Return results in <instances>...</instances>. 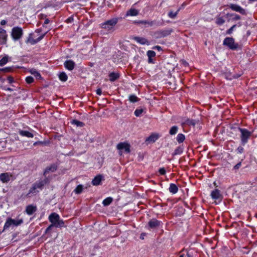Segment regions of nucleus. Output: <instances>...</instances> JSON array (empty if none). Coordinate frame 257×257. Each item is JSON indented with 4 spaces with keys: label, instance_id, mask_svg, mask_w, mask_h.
<instances>
[{
    "label": "nucleus",
    "instance_id": "45",
    "mask_svg": "<svg viewBox=\"0 0 257 257\" xmlns=\"http://www.w3.org/2000/svg\"><path fill=\"white\" fill-rule=\"evenodd\" d=\"M44 35L41 36L38 39H37V40L33 41V42H31V44H34L36 43L37 42L40 41L42 39V38L44 37Z\"/></svg>",
    "mask_w": 257,
    "mask_h": 257
},
{
    "label": "nucleus",
    "instance_id": "36",
    "mask_svg": "<svg viewBox=\"0 0 257 257\" xmlns=\"http://www.w3.org/2000/svg\"><path fill=\"white\" fill-rule=\"evenodd\" d=\"M83 189V186L82 185H79L77 186L74 191L76 194H80L82 192Z\"/></svg>",
    "mask_w": 257,
    "mask_h": 257
},
{
    "label": "nucleus",
    "instance_id": "38",
    "mask_svg": "<svg viewBox=\"0 0 257 257\" xmlns=\"http://www.w3.org/2000/svg\"><path fill=\"white\" fill-rule=\"evenodd\" d=\"M224 20L221 17H218L216 20V23L219 25H222L224 23Z\"/></svg>",
    "mask_w": 257,
    "mask_h": 257
},
{
    "label": "nucleus",
    "instance_id": "35",
    "mask_svg": "<svg viewBox=\"0 0 257 257\" xmlns=\"http://www.w3.org/2000/svg\"><path fill=\"white\" fill-rule=\"evenodd\" d=\"M178 127L177 126H172L169 131V134L171 135H174L177 133Z\"/></svg>",
    "mask_w": 257,
    "mask_h": 257
},
{
    "label": "nucleus",
    "instance_id": "21",
    "mask_svg": "<svg viewBox=\"0 0 257 257\" xmlns=\"http://www.w3.org/2000/svg\"><path fill=\"white\" fill-rule=\"evenodd\" d=\"M102 180V176L101 175H97L92 181V183L93 185H98L100 184Z\"/></svg>",
    "mask_w": 257,
    "mask_h": 257
},
{
    "label": "nucleus",
    "instance_id": "6",
    "mask_svg": "<svg viewBox=\"0 0 257 257\" xmlns=\"http://www.w3.org/2000/svg\"><path fill=\"white\" fill-rule=\"evenodd\" d=\"M172 32V29L161 30L156 31L154 34V36L156 38H160L166 37L169 35Z\"/></svg>",
    "mask_w": 257,
    "mask_h": 257
},
{
    "label": "nucleus",
    "instance_id": "59",
    "mask_svg": "<svg viewBox=\"0 0 257 257\" xmlns=\"http://www.w3.org/2000/svg\"><path fill=\"white\" fill-rule=\"evenodd\" d=\"M187 256H188V257H190V255L189 254H187Z\"/></svg>",
    "mask_w": 257,
    "mask_h": 257
},
{
    "label": "nucleus",
    "instance_id": "40",
    "mask_svg": "<svg viewBox=\"0 0 257 257\" xmlns=\"http://www.w3.org/2000/svg\"><path fill=\"white\" fill-rule=\"evenodd\" d=\"M72 123L78 126H83L84 125V123L76 119L73 120Z\"/></svg>",
    "mask_w": 257,
    "mask_h": 257
},
{
    "label": "nucleus",
    "instance_id": "57",
    "mask_svg": "<svg viewBox=\"0 0 257 257\" xmlns=\"http://www.w3.org/2000/svg\"><path fill=\"white\" fill-rule=\"evenodd\" d=\"M0 80L2 82H4V81H5V79H3V78H0Z\"/></svg>",
    "mask_w": 257,
    "mask_h": 257
},
{
    "label": "nucleus",
    "instance_id": "22",
    "mask_svg": "<svg viewBox=\"0 0 257 257\" xmlns=\"http://www.w3.org/2000/svg\"><path fill=\"white\" fill-rule=\"evenodd\" d=\"M156 55V53L154 51L149 50L147 52V56L149 58L148 62L149 63H153L152 57H155Z\"/></svg>",
    "mask_w": 257,
    "mask_h": 257
},
{
    "label": "nucleus",
    "instance_id": "52",
    "mask_svg": "<svg viewBox=\"0 0 257 257\" xmlns=\"http://www.w3.org/2000/svg\"><path fill=\"white\" fill-rule=\"evenodd\" d=\"M6 24V21L5 20H2L1 22V24L2 25H4Z\"/></svg>",
    "mask_w": 257,
    "mask_h": 257
},
{
    "label": "nucleus",
    "instance_id": "55",
    "mask_svg": "<svg viewBox=\"0 0 257 257\" xmlns=\"http://www.w3.org/2000/svg\"><path fill=\"white\" fill-rule=\"evenodd\" d=\"M72 20H73V18H69L67 20L68 22H71L72 21Z\"/></svg>",
    "mask_w": 257,
    "mask_h": 257
},
{
    "label": "nucleus",
    "instance_id": "30",
    "mask_svg": "<svg viewBox=\"0 0 257 257\" xmlns=\"http://www.w3.org/2000/svg\"><path fill=\"white\" fill-rule=\"evenodd\" d=\"M112 198L111 197H108L103 201L102 204L104 206H108L112 202Z\"/></svg>",
    "mask_w": 257,
    "mask_h": 257
},
{
    "label": "nucleus",
    "instance_id": "9",
    "mask_svg": "<svg viewBox=\"0 0 257 257\" xmlns=\"http://www.w3.org/2000/svg\"><path fill=\"white\" fill-rule=\"evenodd\" d=\"M228 7L233 11L238 12L240 14L243 15H246L245 10L239 5H237L236 4H231L228 6Z\"/></svg>",
    "mask_w": 257,
    "mask_h": 257
},
{
    "label": "nucleus",
    "instance_id": "25",
    "mask_svg": "<svg viewBox=\"0 0 257 257\" xmlns=\"http://www.w3.org/2000/svg\"><path fill=\"white\" fill-rule=\"evenodd\" d=\"M138 15V11L134 9H131L127 12L126 16H136Z\"/></svg>",
    "mask_w": 257,
    "mask_h": 257
},
{
    "label": "nucleus",
    "instance_id": "58",
    "mask_svg": "<svg viewBox=\"0 0 257 257\" xmlns=\"http://www.w3.org/2000/svg\"><path fill=\"white\" fill-rule=\"evenodd\" d=\"M179 257H184L183 255H181Z\"/></svg>",
    "mask_w": 257,
    "mask_h": 257
},
{
    "label": "nucleus",
    "instance_id": "39",
    "mask_svg": "<svg viewBox=\"0 0 257 257\" xmlns=\"http://www.w3.org/2000/svg\"><path fill=\"white\" fill-rule=\"evenodd\" d=\"M129 100L132 102H136L138 101V98L135 95H131L129 97Z\"/></svg>",
    "mask_w": 257,
    "mask_h": 257
},
{
    "label": "nucleus",
    "instance_id": "19",
    "mask_svg": "<svg viewBox=\"0 0 257 257\" xmlns=\"http://www.w3.org/2000/svg\"><path fill=\"white\" fill-rule=\"evenodd\" d=\"M39 192V190L38 189H36V188L33 185H32V187L30 189L29 192L27 194V196L28 197H31L32 195H35Z\"/></svg>",
    "mask_w": 257,
    "mask_h": 257
},
{
    "label": "nucleus",
    "instance_id": "14",
    "mask_svg": "<svg viewBox=\"0 0 257 257\" xmlns=\"http://www.w3.org/2000/svg\"><path fill=\"white\" fill-rule=\"evenodd\" d=\"M64 66L69 70H72L75 66V63L72 60H67L64 63Z\"/></svg>",
    "mask_w": 257,
    "mask_h": 257
},
{
    "label": "nucleus",
    "instance_id": "44",
    "mask_svg": "<svg viewBox=\"0 0 257 257\" xmlns=\"http://www.w3.org/2000/svg\"><path fill=\"white\" fill-rule=\"evenodd\" d=\"M26 81L28 83L30 84L34 81V78L31 76H28L26 77Z\"/></svg>",
    "mask_w": 257,
    "mask_h": 257
},
{
    "label": "nucleus",
    "instance_id": "29",
    "mask_svg": "<svg viewBox=\"0 0 257 257\" xmlns=\"http://www.w3.org/2000/svg\"><path fill=\"white\" fill-rule=\"evenodd\" d=\"M135 40L137 42H139L142 44H145L147 42V40L144 38L136 37L135 38Z\"/></svg>",
    "mask_w": 257,
    "mask_h": 257
},
{
    "label": "nucleus",
    "instance_id": "15",
    "mask_svg": "<svg viewBox=\"0 0 257 257\" xmlns=\"http://www.w3.org/2000/svg\"><path fill=\"white\" fill-rule=\"evenodd\" d=\"M37 210V207L35 206L30 205L27 206L26 212L28 215L33 214Z\"/></svg>",
    "mask_w": 257,
    "mask_h": 257
},
{
    "label": "nucleus",
    "instance_id": "5",
    "mask_svg": "<svg viewBox=\"0 0 257 257\" xmlns=\"http://www.w3.org/2000/svg\"><path fill=\"white\" fill-rule=\"evenodd\" d=\"M138 23L144 25L146 27H150L153 26H160L163 25L162 21H158L157 20L154 21H140Z\"/></svg>",
    "mask_w": 257,
    "mask_h": 257
},
{
    "label": "nucleus",
    "instance_id": "11",
    "mask_svg": "<svg viewBox=\"0 0 257 257\" xmlns=\"http://www.w3.org/2000/svg\"><path fill=\"white\" fill-rule=\"evenodd\" d=\"M48 183V178H46L43 180H40L36 182L33 185L36 188V189L40 190H42L43 186Z\"/></svg>",
    "mask_w": 257,
    "mask_h": 257
},
{
    "label": "nucleus",
    "instance_id": "51",
    "mask_svg": "<svg viewBox=\"0 0 257 257\" xmlns=\"http://www.w3.org/2000/svg\"><path fill=\"white\" fill-rule=\"evenodd\" d=\"M54 227V225H52V224H51L46 230V232H48V231L50 230L52 228V227Z\"/></svg>",
    "mask_w": 257,
    "mask_h": 257
},
{
    "label": "nucleus",
    "instance_id": "43",
    "mask_svg": "<svg viewBox=\"0 0 257 257\" xmlns=\"http://www.w3.org/2000/svg\"><path fill=\"white\" fill-rule=\"evenodd\" d=\"M236 27V25H233L230 29H229L227 31H226V34H231L233 31L234 30V29Z\"/></svg>",
    "mask_w": 257,
    "mask_h": 257
},
{
    "label": "nucleus",
    "instance_id": "34",
    "mask_svg": "<svg viewBox=\"0 0 257 257\" xmlns=\"http://www.w3.org/2000/svg\"><path fill=\"white\" fill-rule=\"evenodd\" d=\"M59 79L62 81H66L67 80V76L65 72H61L59 76Z\"/></svg>",
    "mask_w": 257,
    "mask_h": 257
},
{
    "label": "nucleus",
    "instance_id": "41",
    "mask_svg": "<svg viewBox=\"0 0 257 257\" xmlns=\"http://www.w3.org/2000/svg\"><path fill=\"white\" fill-rule=\"evenodd\" d=\"M8 58L7 57H3L0 60V66H3L8 62Z\"/></svg>",
    "mask_w": 257,
    "mask_h": 257
},
{
    "label": "nucleus",
    "instance_id": "31",
    "mask_svg": "<svg viewBox=\"0 0 257 257\" xmlns=\"http://www.w3.org/2000/svg\"><path fill=\"white\" fill-rule=\"evenodd\" d=\"M31 73L33 74L37 79H40L41 78V76L40 74L35 69H32L31 70Z\"/></svg>",
    "mask_w": 257,
    "mask_h": 257
},
{
    "label": "nucleus",
    "instance_id": "3",
    "mask_svg": "<svg viewBox=\"0 0 257 257\" xmlns=\"http://www.w3.org/2000/svg\"><path fill=\"white\" fill-rule=\"evenodd\" d=\"M118 22V20L117 18H113L110 20H109L105 22L102 23L101 24L102 28L107 30L110 31L115 26V25L117 24Z\"/></svg>",
    "mask_w": 257,
    "mask_h": 257
},
{
    "label": "nucleus",
    "instance_id": "17",
    "mask_svg": "<svg viewBox=\"0 0 257 257\" xmlns=\"http://www.w3.org/2000/svg\"><path fill=\"white\" fill-rule=\"evenodd\" d=\"M56 170V166L55 165H52L49 167H48L45 170L44 172V175L46 177L47 174L49 172H54Z\"/></svg>",
    "mask_w": 257,
    "mask_h": 257
},
{
    "label": "nucleus",
    "instance_id": "23",
    "mask_svg": "<svg viewBox=\"0 0 257 257\" xmlns=\"http://www.w3.org/2000/svg\"><path fill=\"white\" fill-rule=\"evenodd\" d=\"M169 190L171 193L175 194L177 192L178 188L175 184H171Z\"/></svg>",
    "mask_w": 257,
    "mask_h": 257
},
{
    "label": "nucleus",
    "instance_id": "49",
    "mask_svg": "<svg viewBox=\"0 0 257 257\" xmlns=\"http://www.w3.org/2000/svg\"><path fill=\"white\" fill-rule=\"evenodd\" d=\"M8 81H9V82L10 83H13V82H14V79H13V78L12 77H11V76H9V77H8Z\"/></svg>",
    "mask_w": 257,
    "mask_h": 257
},
{
    "label": "nucleus",
    "instance_id": "33",
    "mask_svg": "<svg viewBox=\"0 0 257 257\" xmlns=\"http://www.w3.org/2000/svg\"><path fill=\"white\" fill-rule=\"evenodd\" d=\"M180 9H179L176 12L174 13L173 11H170L168 13V16L172 19H174L177 16L178 12H179Z\"/></svg>",
    "mask_w": 257,
    "mask_h": 257
},
{
    "label": "nucleus",
    "instance_id": "37",
    "mask_svg": "<svg viewBox=\"0 0 257 257\" xmlns=\"http://www.w3.org/2000/svg\"><path fill=\"white\" fill-rule=\"evenodd\" d=\"M143 111H144V109L143 108L137 109L135 111L134 113L136 116L139 117V116H141V115L143 112Z\"/></svg>",
    "mask_w": 257,
    "mask_h": 257
},
{
    "label": "nucleus",
    "instance_id": "16",
    "mask_svg": "<svg viewBox=\"0 0 257 257\" xmlns=\"http://www.w3.org/2000/svg\"><path fill=\"white\" fill-rule=\"evenodd\" d=\"M211 196L212 198L213 199H218L220 198L221 197L220 191L218 189H215L212 191L211 193Z\"/></svg>",
    "mask_w": 257,
    "mask_h": 257
},
{
    "label": "nucleus",
    "instance_id": "27",
    "mask_svg": "<svg viewBox=\"0 0 257 257\" xmlns=\"http://www.w3.org/2000/svg\"><path fill=\"white\" fill-rule=\"evenodd\" d=\"M196 122L195 121V120H191V119H187L186 120H184V122H182V125H184V124H187V125H195Z\"/></svg>",
    "mask_w": 257,
    "mask_h": 257
},
{
    "label": "nucleus",
    "instance_id": "20",
    "mask_svg": "<svg viewBox=\"0 0 257 257\" xmlns=\"http://www.w3.org/2000/svg\"><path fill=\"white\" fill-rule=\"evenodd\" d=\"M19 134L22 136L26 137L28 138H33L34 137V135L32 133L27 131H20Z\"/></svg>",
    "mask_w": 257,
    "mask_h": 257
},
{
    "label": "nucleus",
    "instance_id": "13",
    "mask_svg": "<svg viewBox=\"0 0 257 257\" xmlns=\"http://www.w3.org/2000/svg\"><path fill=\"white\" fill-rule=\"evenodd\" d=\"M12 175L8 173H4L0 174V180L3 183H8L10 181Z\"/></svg>",
    "mask_w": 257,
    "mask_h": 257
},
{
    "label": "nucleus",
    "instance_id": "10",
    "mask_svg": "<svg viewBox=\"0 0 257 257\" xmlns=\"http://www.w3.org/2000/svg\"><path fill=\"white\" fill-rule=\"evenodd\" d=\"M22 222V220H17L11 218H9L7 220L6 222L5 223L4 229H5L9 228L12 225L18 226L21 224Z\"/></svg>",
    "mask_w": 257,
    "mask_h": 257
},
{
    "label": "nucleus",
    "instance_id": "53",
    "mask_svg": "<svg viewBox=\"0 0 257 257\" xmlns=\"http://www.w3.org/2000/svg\"><path fill=\"white\" fill-rule=\"evenodd\" d=\"M4 89L5 90H8V91H13V89L11 88H6V87H4Z\"/></svg>",
    "mask_w": 257,
    "mask_h": 257
},
{
    "label": "nucleus",
    "instance_id": "56",
    "mask_svg": "<svg viewBox=\"0 0 257 257\" xmlns=\"http://www.w3.org/2000/svg\"><path fill=\"white\" fill-rule=\"evenodd\" d=\"M155 49H158V50H160L161 49V47L159 46H156L155 47Z\"/></svg>",
    "mask_w": 257,
    "mask_h": 257
},
{
    "label": "nucleus",
    "instance_id": "42",
    "mask_svg": "<svg viewBox=\"0 0 257 257\" xmlns=\"http://www.w3.org/2000/svg\"><path fill=\"white\" fill-rule=\"evenodd\" d=\"M227 16H233V18H232V20H240V17L237 15V14H228L227 15Z\"/></svg>",
    "mask_w": 257,
    "mask_h": 257
},
{
    "label": "nucleus",
    "instance_id": "2",
    "mask_svg": "<svg viewBox=\"0 0 257 257\" xmlns=\"http://www.w3.org/2000/svg\"><path fill=\"white\" fill-rule=\"evenodd\" d=\"M238 130L240 132L241 135L240 138L242 145H245L248 141V139L251 136V132L245 128L238 127Z\"/></svg>",
    "mask_w": 257,
    "mask_h": 257
},
{
    "label": "nucleus",
    "instance_id": "50",
    "mask_svg": "<svg viewBox=\"0 0 257 257\" xmlns=\"http://www.w3.org/2000/svg\"><path fill=\"white\" fill-rule=\"evenodd\" d=\"M96 93L99 95H100L102 93V91H101V89L100 88H98L96 90Z\"/></svg>",
    "mask_w": 257,
    "mask_h": 257
},
{
    "label": "nucleus",
    "instance_id": "1",
    "mask_svg": "<svg viewBox=\"0 0 257 257\" xmlns=\"http://www.w3.org/2000/svg\"><path fill=\"white\" fill-rule=\"evenodd\" d=\"M49 220L54 227L60 228L65 226L64 221L56 213H51L49 216Z\"/></svg>",
    "mask_w": 257,
    "mask_h": 257
},
{
    "label": "nucleus",
    "instance_id": "46",
    "mask_svg": "<svg viewBox=\"0 0 257 257\" xmlns=\"http://www.w3.org/2000/svg\"><path fill=\"white\" fill-rule=\"evenodd\" d=\"M159 172L161 175H165L166 174V170L164 168H160Z\"/></svg>",
    "mask_w": 257,
    "mask_h": 257
},
{
    "label": "nucleus",
    "instance_id": "24",
    "mask_svg": "<svg viewBox=\"0 0 257 257\" xmlns=\"http://www.w3.org/2000/svg\"><path fill=\"white\" fill-rule=\"evenodd\" d=\"M158 139V136L153 134L146 139L147 142L154 143Z\"/></svg>",
    "mask_w": 257,
    "mask_h": 257
},
{
    "label": "nucleus",
    "instance_id": "48",
    "mask_svg": "<svg viewBox=\"0 0 257 257\" xmlns=\"http://www.w3.org/2000/svg\"><path fill=\"white\" fill-rule=\"evenodd\" d=\"M240 166H241V162H239L238 163H237L236 165H235L234 166V169L235 170L238 169L240 168Z\"/></svg>",
    "mask_w": 257,
    "mask_h": 257
},
{
    "label": "nucleus",
    "instance_id": "47",
    "mask_svg": "<svg viewBox=\"0 0 257 257\" xmlns=\"http://www.w3.org/2000/svg\"><path fill=\"white\" fill-rule=\"evenodd\" d=\"M243 148L242 147H239L237 149V152L238 153L241 154L243 152Z\"/></svg>",
    "mask_w": 257,
    "mask_h": 257
},
{
    "label": "nucleus",
    "instance_id": "28",
    "mask_svg": "<svg viewBox=\"0 0 257 257\" xmlns=\"http://www.w3.org/2000/svg\"><path fill=\"white\" fill-rule=\"evenodd\" d=\"M183 150H184V148L182 146L178 147V148H177L175 149L174 152L173 154V155L175 156V155L181 154L183 152Z\"/></svg>",
    "mask_w": 257,
    "mask_h": 257
},
{
    "label": "nucleus",
    "instance_id": "32",
    "mask_svg": "<svg viewBox=\"0 0 257 257\" xmlns=\"http://www.w3.org/2000/svg\"><path fill=\"white\" fill-rule=\"evenodd\" d=\"M185 139V136L182 134H179L177 137V141L179 143H182Z\"/></svg>",
    "mask_w": 257,
    "mask_h": 257
},
{
    "label": "nucleus",
    "instance_id": "12",
    "mask_svg": "<svg viewBox=\"0 0 257 257\" xmlns=\"http://www.w3.org/2000/svg\"><path fill=\"white\" fill-rule=\"evenodd\" d=\"M7 35L6 31L0 28V44H5L7 42Z\"/></svg>",
    "mask_w": 257,
    "mask_h": 257
},
{
    "label": "nucleus",
    "instance_id": "26",
    "mask_svg": "<svg viewBox=\"0 0 257 257\" xmlns=\"http://www.w3.org/2000/svg\"><path fill=\"white\" fill-rule=\"evenodd\" d=\"M109 79L111 81L113 82L117 79L119 77V75L115 73H111L109 75Z\"/></svg>",
    "mask_w": 257,
    "mask_h": 257
},
{
    "label": "nucleus",
    "instance_id": "54",
    "mask_svg": "<svg viewBox=\"0 0 257 257\" xmlns=\"http://www.w3.org/2000/svg\"><path fill=\"white\" fill-rule=\"evenodd\" d=\"M50 22V21L48 19H46L44 22V24H48Z\"/></svg>",
    "mask_w": 257,
    "mask_h": 257
},
{
    "label": "nucleus",
    "instance_id": "18",
    "mask_svg": "<svg viewBox=\"0 0 257 257\" xmlns=\"http://www.w3.org/2000/svg\"><path fill=\"white\" fill-rule=\"evenodd\" d=\"M160 222L159 221H158L156 219H154L150 220L149 222L148 225L150 228H155L160 225Z\"/></svg>",
    "mask_w": 257,
    "mask_h": 257
},
{
    "label": "nucleus",
    "instance_id": "4",
    "mask_svg": "<svg viewBox=\"0 0 257 257\" xmlns=\"http://www.w3.org/2000/svg\"><path fill=\"white\" fill-rule=\"evenodd\" d=\"M223 44L224 46H227L231 50H236L237 49L238 45L235 43L234 39L231 37H227L224 39Z\"/></svg>",
    "mask_w": 257,
    "mask_h": 257
},
{
    "label": "nucleus",
    "instance_id": "8",
    "mask_svg": "<svg viewBox=\"0 0 257 257\" xmlns=\"http://www.w3.org/2000/svg\"><path fill=\"white\" fill-rule=\"evenodd\" d=\"M117 149L119 150V154L121 155V151H124L127 153L130 152V145L126 143H120L117 145Z\"/></svg>",
    "mask_w": 257,
    "mask_h": 257
},
{
    "label": "nucleus",
    "instance_id": "7",
    "mask_svg": "<svg viewBox=\"0 0 257 257\" xmlns=\"http://www.w3.org/2000/svg\"><path fill=\"white\" fill-rule=\"evenodd\" d=\"M23 35V31L21 28L14 27L12 29V36L15 40L20 39Z\"/></svg>",
    "mask_w": 257,
    "mask_h": 257
}]
</instances>
